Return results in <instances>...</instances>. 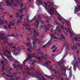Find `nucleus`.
Here are the masks:
<instances>
[{
  "label": "nucleus",
  "mask_w": 80,
  "mask_h": 80,
  "mask_svg": "<svg viewBox=\"0 0 80 80\" xmlns=\"http://www.w3.org/2000/svg\"><path fill=\"white\" fill-rule=\"evenodd\" d=\"M64 29L66 30V31H67V32H69L70 33V37H73V34H72V32L73 31H72V29L70 28H68V29L65 28Z\"/></svg>",
  "instance_id": "13"
},
{
  "label": "nucleus",
  "mask_w": 80,
  "mask_h": 80,
  "mask_svg": "<svg viewBox=\"0 0 80 80\" xmlns=\"http://www.w3.org/2000/svg\"><path fill=\"white\" fill-rule=\"evenodd\" d=\"M11 48L15 49V50H12V51L15 55H17L19 54V53H20V47H18V48H16V47L15 46H13Z\"/></svg>",
  "instance_id": "5"
},
{
  "label": "nucleus",
  "mask_w": 80,
  "mask_h": 80,
  "mask_svg": "<svg viewBox=\"0 0 80 80\" xmlns=\"http://www.w3.org/2000/svg\"><path fill=\"white\" fill-rule=\"evenodd\" d=\"M5 23L6 25H7L8 24L7 23V22L6 21H5L3 20L2 21L1 20V19H0V25H2V24H3V23Z\"/></svg>",
  "instance_id": "18"
},
{
  "label": "nucleus",
  "mask_w": 80,
  "mask_h": 80,
  "mask_svg": "<svg viewBox=\"0 0 80 80\" xmlns=\"http://www.w3.org/2000/svg\"><path fill=\"white\" fill-rule=\"evenodd\" d=\"M6 2L7 3V5H11V3L9 2L8 0H6Z\"/></svg>",
  "instance_id": "26"
},
{
  "label": "nucleus",
  "mask_w": 80,
  "mask_h": 80,
  "mask_svg": "<svg viewBox=\"0 0 80 80\" xmlns=\"http://www.w3.org/2000/svg\"><path fill=\"white\" fill-rule=\"evenodd\" d=\"M71 48L72 49V50H73L74 49V46L73 45H71Z\"/></svg>",
  "instance_id": "38"
},
{
  "label": "nucleus",
  "mask_w": 80,
  "mask_h": 80,
  "mask_svg": "<svg viewBox=\"0 0 80 80\" xmlns=\"http://www.w3.org/2000/svg\"><path fill=\"white\" fill-rule=\"evenodd\" d=\"M42 27H43V26H40V29H42Z\"/></svg>",
  "instance_id": "51"
},
{
  "label": "nucleus",
  "mask_w": 80,
  "mask_h": 80,
  "mask_svg": "<svg viewBox=\"0 0 80 80\" xmlns=\"http://www.w3.org/2000/svg\"><path fill=\"white\" fill-rule=\"evenodd\" d=\"M37 16H35L33 19H32L31 21H30V22H32L33 21V20H35L36 21V22L35 23V25L36 26L37 28L38 27V21L39 20H41V17L40 16H38V18L37 19Z\"/></svg>",
  "instance_id": "7"
},
{
  "label": "nucleus",
  "mask_w": 80,
  "mask_h": 80,
  "mask_svg": "<svg viewBox=\"0 0 80 80\" xmlns=\"http://www.w3.org/2000/svg\"><path fill=\"white\" fill-rule=\"evenodd\" d=\"M10 24H8V27L9 28H11L10 27L11 26H12V25H13L14 24H15V22L14 21V20H13L11 22H10Z\"/></svg>",
  "instance_id": "14"
},
{
  "label": "nucleus",
  "mask_w": 80,
  "mask_h": 80,
  "mask_svg": "<svg viewBox=\"0 0 80 80\" xmlns=\"http://www.w3.org/2000/svg\"><path fill=\"white\" fill-rule=\"evenodd\" d=\"M60 70L61 71V72L62 73V74H63V72H65V71H66V68H61L60 69Z\"/></svg>",
  "instance_id": "19"
},
{
  "label": "nucleus",
  "mask_w": 80,
  "mask_h": 80,
  "mask_svg": "<svg viewBox=\"0 0 80 80\" xmlns=\"http://www.w3.org/2000/svg\"><path fill=\"white\" fill-rule=\"evenodd\" d=\"M29 32H30L31 33H32V32L34 35V36L33 37V39H32V44L34 48H35L36 45V42L37 41H38V43H40V40H38V39H37V36H39V35L35 31V29H32L31 28H29L28 29Z\"/></svg>",
  "instance_id": "3"
},
{
  "label": "nucleus",
  "mask_w": 80,
  "mask_h": 80,
  "mask_svg": "<svg viewBox=\"0 0 80 80\" xmlns=\"http://www.w3.org/2000/svg\"><path fill=\"white\" fill-rule=\"evenodd\" d=\"M60 28H61V29H63V26H60Z\"/></svg>",
  "instance_id": "43"
},
{
  "label": "nucleus",
  "mask_w": 80,
  "mask_h": 80,
  "mask_svg": "<svg viewBox=\"0 0 80 80\" xmlns=\"http://www.w3.org/2000/svg\"><path fill=\"white\" fill-rule=\"evenodd\" d=\"M66 23L68 26L70 25V22H68V21H66Z\"/></svg>",
  "instance_id": "31"
},
{
  "label": "nucleus",
  "mask_w": 80,
  "mask_h": 80,
  "mask_svg": "<svg viewBox=\"0 0 80 80\" xmlns=\"http://www.w3.org/2000/svg\"><path fill=\"white\" fill-rule=\"evenodd\" d=\"M13 0L14 1L16 0V1H19V0H11V1L12 2H13Z\"/></svg>",
  "instance_id": "50"
},
{
  "label": "nucleus",
  "mask_w": 80,
  "mask_h": 80,
  "mask_svg": "<svg viewBox=\"0 0 80 80\" xmlns=\"http://www.w3.org/2000/svg\"><path fill=\"white\" fill-rule=\"evenodd\" d=\"M38 54H42V55H43V52H42V54L40 53L39 52V53H38Z\"/></svg>",
  "instance_id": "55"
},
{
  "label": "nucleus",
  "mask_w": 80,
  "mask_h": 80,
  "mask_svg": "<svg viewBox=\"0 0 80 80\" xmlns=\"http://www.w3.org/2000/svg\"><path fill=\"white\" fill-rule=\"evenodd\" d=\"M52 71L53 72H54L55 73H57L59 75H60V72H57L55 69H52Z\"/></svg>",
  "instance_id": "21"
},
{
  "label": "nucleus",
  "mask_w": 80,
  "mask_h": 80,
  "mask_svg": "<svg viewBox=\"0 0 80 80\" xmlns=\"http://www.w3.org/2000/svg\"><path fill=\"white\" fill-rule=\"evenodd\" d=\"M79 9H80V5L78 6V10H79Z\"/></svg>",
  "instance_id": "49"
},
{
  "label": "nucleus",
  "mask_w": 80,
  "mask_h": 80,
  "mask_svg": "<svg viewBox=\"0 0 80 80\" xmlns=\"http://www.w3.org/2000/svg\"><path fill=\"white\" fill-rule=\"evenodd\" d=\"M78 51L77 52V55H78Z\"/></svg>",
  "instance_id": "57"
},
{
  "label": "nucleus",
  "mask_w": 80,
  "mask_h": 80,
  "mask_svg": "<svg viewBox=\"0 0 80 80\" xmlns=\"http://www.w3.org/2000/svg\"><path fill=\"white\" fill-rule=\"evenodd\" d=\"M59 20H62V19L60 18V17H58Z\"/></svg>",
  "instance_id": "47"
},
{
  "label": "nucleus",
  "mask_w": 80,
  "mask_h": 80,
  "mask_svg": "<svg viewBox=\"0 0 80 80\" xmlns=\"http://www.w3.org/2000/svg\"><path fill=\"white\" fill-rule=\"evenodd\" d=\"M0 39L4 40V42L5 43H7L8 42L7 40V38H5V34L3 33V31H1L0 32Z\"/></svg>",
  "instance_id": "6"
},
{
  "label": "nucleus",
  "mask_w": 80,
  "mask_h": 80,
  "mask_svg": "<svg viewBox=\"0 0 80 80\" xmlns=\"http://www.w3.org/2000/svg\"><path fill=\"white\" fill-rule=\"evenodd\" d=\"M25 28H26V30H28V28H27L26 27Z\"/></svg>",
  "instance_id": "64"
},
{
  "label": "nucleus",
  "mask_w": 80,
  "mask_h": 80,
  "mask_svg": "<svg viewBox=\"0 0 80 80\" xmlns=\"http://www.w3.org/2000/svg\"><path fill=\"white\" fill-rule=\"evenodd\" d=\"M13 16L12 15H11L10 16V17H11V18H13Z\"/></svg>",
  "instance_id": "53"
},
{
  "label": "nucleus",
  "mask_w": 80,
  "mask_h": 80,
  "mask_svg": "<svg viewBox=\"0 0 80 80\" xmlns=\"http://www.w3.org/2000/svg\"><path fill=\"white\" fill-rule=\"evenodd\" d=\"M0 10H3V9L2 8V6H1V5H0Z\"/></svg>",
  "instance_id": "45"
},
{
  "label": "nucleus",
  "mask_w": 80,
  "mask_h": 80,
  "mask_svg": "<svg viewBox=\"0 0 80 80\" xmlns=\"http://www.w3.org/2000/svg\"><path fill=\"white\" fill-rule=\"evenodd\" d=\"M52 27V25L49 24H48L47 25V26H45V30H46V32H47V31L49 29V28H50Z\"/></svg>",
  "instance_id": "15"
},
{
  "label": "nucleus",
  "mask_w": 80,
  "mask_h": 80,
  "mask_svg": "<svg viewBox=\"0 0 80 80\" xmlns=\"http://www.w3.org/2000/svg\"><path fill=\"white\" fill-rule=\"evenodd\" d=\"M26 25H27L28 27H29V25L27 24H23L22 25L23 26H24V27H25V26H26Z\"/></svg>",
  "instance_id": "40"
},
{
  "label": "nucleus",
  "mask_w": 80,
  "mask_h": 80,
  "mask_svg": "<svg viewBox=\"0 0 80 80\" xmlns=\"http://www.w3.org/2000/svg\"><path fill=\"white\" fill-rule=\"evenodd\" d=\"M17 4L19 5L20 4V3H19V2H17L16 4L14 5V6H17Z\"/></svg>",
  "instance_id": "41"
},
{
  "label": "nucleus",
  "mask_w": 80,
  "mask_h": 80,
  "mask_svg": "<svg viewBox=\"0 0 80 80\" xmlns=\"http://www.w3.org/2000/svg\"><path fill=\"white\" fill-rule=\"evenodd\" d=\"M6 76L9 77L10 78V80H15V79L12 78L13 76H9L7 74H6Z\"/></svg>",
  "instance_id": "22"
},
{
  "label": "nucleus",
  "mask_w": 80,
  "mask_h": 80,
  "mask_svg": "<svg viewBox=\"0 0 80 80\" xmlns=\"http://www.w3.org/2000/svg\"><path fill=\"white\" fill-rule=\"evenodd\" d=\"M72 64L73 65V69L74 70H75V72L76 71V67H77L78 68V62L77 61L75 60V59L74 60L72 61L71 62Z\"/></svg>",
  "instance_id": "10"
},
{
  "label": "nucleus",
  "mask_w": 80,
  "mask_h": 80,
  "mask_svg": "<svg viewBox=\"0 0 80 80\" xmlns=\"http://www.w3.org/2000/svg\"><path fill=\"white\" fill-rule=\"evenodd\" d=\"M15 36V34H11V35H8V37H13Z\"/></svg>",
  "instance_id": "34"
},
{
  "label": "nucleus",
  "mask_w": 80,
  "mask_h": 80,
  "mask_svg": "<svg viewBox=\"0 0 80 80\" xmlns=\"http://www.w3.org/2000/svg\"><path fill=\"white\" fill-rule=\"evenodd\" d=\"M23 9L25 10H27V9L26 8H25V6L23 9L21 8V10H19V13L18 12L16 13V15L17 16V17H19V18L18 19L17 23H19L20 22V20H22V17H23V15H23V13L22 12Z\"/></svg>",
  "instance_id": "4"
},
{
  "label": "nucleus",
  "mask_w": 80,
  "mask_h": 80,
  "mask_svg": "<svg viewBox=\"0 0 80 80\" xmlns=\"http://www.w3.org/2000/svg\"><path fill=\"white\" fill-rule=\"evenodd\" d=\"M64 75L65 76V78L66 80H70V79L67 78V74H66L65 73Z\"/></svg>",
  "instance_id": "29"
},
{
  "label": "nucleus",
  "mask_w": 80,
  "mask_h": 80,
  "mask_svg": "<svg viewBox=\"0 0 80 80\" xmlns=\"http://www.w3.org/2000/svg\"><path fill=\"white\" fill-rule=\"evenodd\" d=\"M56 78L57 80H63V79L60 77H56Z\"/></svg>",
  "instance_id": "24"
},
{
  "label": "nucleus",
  "mask_w": 80,
  "mask_h": 80,
  "mask_svg": "<svg viewBox=\"0 0 80 80\" xmlns=\"http://www.w3.org/2000/svg\"><path fill=\"white\" fill-rule=\"evenodd\" d=\"M3 53L7 57L9 60L11 58V52L8 51L7 50H6L5 51L3 52Z\"/></svg>",
  "instance_id": "9"
},
{
  "label": "nucleus",
  "mask_w": 80,
  "mask_h": 80,
  "mask_svg": "<svg viewBox=\"0 0 80 80\" xmlns=\"http://www.w3.org/2000/svg\"><path fill=\"white\" fill-rule=\"evenodd\" d=\"M12 70V69L10 67L9 70Z\"/></svg>",
  "instance_id": "54"
},
{
  "label": "nucleus",
  "mask_w": 80,
  "mask_h": 80,
  "mask_svg": "<svg viewBox=\"0 0 80 80\" xmlns=\"http://www.w3.org/2000/svg\"><path fill=\"white\" fill-rule=\"evenodd\" d=\"M70 75L71 77H72V71H70Z\"/></svg>",
  "instance_id": "35"
},
{
  "label": "nucleus",
  "mask_w": 80,
  "mask_h": 80,
  "mask_svg": "<svg viewBox=\"0 0 80 80\" xmlns=\"http://www.w3.org/2000/svg\"><path fill=\"white\" fill-rule=\"evenodd\" d=\"M39 50H40V49H38V50H37V52H38V51H39Z\"/></svg>",
  "instance_id": "62"
},
{
  "label": "nucleus",
  "mask_w": 80,
  "mask_h": 80,
  "mask_svg": "<svg viewBox=\"0 0 80 80\" xmlns=\"http://www.w3.org/2000/svg\"><path fill=\"white\" fill-rule=\"evenodd\" d=\"M29 62H31V65H32L34 63H35V61H32V60H29Z\"/></svg>",
  "instance_id": "36"
},
{
  "label": "nucleus",
  "mask_w": 80,
  "mask_h": 80,
  "mask_svg": "<svg viewBox=\"0 0 80 80\" xmlns=\"http://www.w3.org/2000/svg\"><path fill=\"white\" fill-rule=\"evenodd\" d=\"M54 47H55V46L54 45L53 47L51 48V49H53V48H54Z\"/></svg>",
  "instance_id": "48"
},
{
  "label": "nucleus",
  "mask_w": 80,
  "mask_h": 80,
  "mask_svg": "<svg viewBox=\"0 0 80 80\" xmlns=\"http://www.w3.org/2000/svg\"><path fill=\"white\" fill-rule=\"evenodd\" d=\"M37 2L39 3L40 4H42V0H37Z\"/></svg>",
  "instance_id": "28"
},
{
  "label": "nucleus",
  "mask_w": 80,
  "mask_h": 80,
  "mask_svg": "<svg viewBox=\"0 0 80 80\" xmlns=\"http://www.w3.org/2000/svg\"><path fill=\"white\" fill-rule=\"evenodd\" d=\"M29 19H28V18H27L26 19H24V23H25L26 22H29Z\"/></svg>",
  "instance_id": "27"
},
{
  "label": "nucleus",
  "mask_w": 80,
  "mask_h": 80,
  "mask_svg": "<svg viewBox=\"0 0 80 80\" xmlns=\"http://www.w3.org/2000/svg\"><path fill=\"white\" fill-rule=\"evenodd\" d=\"M18 67L20 68V69H22V66L18 65Z\"/></svg>",
  "instance_id": "37"
},
{
  "label": "nucleus",
  "mask_w": 80,
  "mask_h": 80,
  "mask_svg": "<svg viewBox=\"0 0 80 80\" xmlns=\"http://www.w3.org/2000/svg\"><path fill=\"white\" fill-rule=\"evenodd\" d=\"M13 66L14 67V68H15V67H17V66H16V64H15V63H14L13 64Z\"/></svg>",
  "instance_id": "39"
},
{
  "label": "nucleus",
  "mask_w": 80,
  "mask_h": 80,
  "mask_svg": "<svg viewBox=\"0 0 80 80\" xmlns=\"http://www.w3.org/2000/svg\"><path fill=\"white\" fill-rule=\"evenodd\" d=\"M5 72H4L2 74V75H5Z\"/></svg>",
  "instance_id": "61"
},
{
  "label": "nucleus",
  "mask_w": 80,
  "mask_h": 80,
  "mask_svg": "<svg viewBox=\"0 0 80 80\" xmlns=\"http://www.w3.org/2000/svg\"><path fill=\"white\" fill-rule=\"evenodd\" d=\"M1 67L2 68V71H4L5 69H6V68L5 67V62L4 61L1 60Z\"/></svg>",
  "instance_id": "12"
},
{
  "label": "nucleus",
  "mask_w": 80,
  "mask_h": 80,
  "mask_svg": "<svg viewBox=\"0 0 80 80\" xmlns=\"http://www.w3.org/2000/svg\"><path fill=\"white\" fill-rule=\"evenodd\" d=\"M58 65H59V66H60V65H61V63H59V64H58Z\"/></svg>",
  "instance_id": "63"
},
{
  "label": "nucleus",
  "mask_w": 80,
  "mask_h": 80,
  "mask_svg": "<svg viewBox=\"0 0 80 80\" xmlns=\"http://www.w3.org/2000/svg\"><path fill=\"white\" fill-rule=\"evenodd\" d=\"M60 61L61 62V63H62L63 62V61H62V60Z\"/></svg>",
  "instance_id": "59"
},
{
  "label": "nucleus",
  "mask_w": 80,
  "mask_h": 80,
  "mask_svg": "<svg viewBox=\"0 0 80 80\" xmlns=\"http://www.w3.org/2000/svg\"><path fill=\"white\" fill-rule=\"evenodd\" d=\"M27 40H28V41H30V38H28Z\"/></svg>",
  "instance_id": "56"
},
{
  "label": "nucleus",
  "mask_w": 80,
  "mask_h": 80,
  "mask_svg": "<svg viewBox=\"0 0 80 80\" xmlns=\"http://www.w3.org/2000/svg\"><path fill=\"white\" fill-rule=\"evenodd\" d=\"M30 68L31 70H34V67H31Z\"/></svg>",
  "instance_id": "42"
},
{
  "label": "nucleus",
  "mask_w": 80,
  "mask_h": 80,
  "mask_svg": "<svg viewBox=\"0 0 80 80\" xmlns=\"http://www.w3.org/2000/svg\"><path fill=\"white\" fill-rule=\"evenodd\" d=\"M45 76L48 78H51V79H53V78H51V76H49L47 75H45Z\"/></svg>",
  "instance_id": "32"
},
{
  "label": "nucleus",
  "mask_w": 80,
  "mask_h": 80,
  "mask_svg": "<svg viewBox=\"0 0 80 80\" xmlns=\"http://www.w3.org/2000/svg\"><path fill=\"white\" fill-rule=\"evenodd\" d=\"M36 78H39L40 80H46V79L43 77V76H42L40 73L38 74L36 77Z\"/></svg>",
  "instance_id": "11"
},
{
  "label": "nucleus",
  "mask_w": 80,
  "mask_h": 80,
  "mask_svg": "<svg viewBox=\"0 0 80 80\" xmlns=\"http://www.w3.org/2000/svg\"><path fill=\"white\" fill-rule=\"evenodd\" d=\"M29 45L30 46L29 48H28L27 50L29 52L28 53V59H25L23 62V63H25V62H27V61L28 60H30L31 59V56H32L35 58V60L36 59H37L38 60H40V61H41V60L42 59V58H45L46 60V61H45V63H44V65H49V63H51V61H47V55H46L45 56H44L42 58H40L38 57L37 56H35V53H34L33 54H31V53H30V52L31 51V49H32V47H31V46H32V43H29V42H27L26 43V46H28Z\"/></svg>",
  "instance_id": "1"
},
{
  "label": "nucleus",
  "mask_w": 80,
  "mask_h": 80,
  "mask_svg": "<svg viewBox=\"0 0 80 80\" xmlns=\"http://www.w3.org/2000/svg\"><path fill=\"white\" fill-rule=\"evenodd\" d=\"M78 63H80V57H78Z\"/></svg>",
  "instance_id": "44"
},
{
  "label": "nucleus",
  "mask_w": 80,
  "mask_h": 80,
  "mask_svg": "<svg viewBox=\"0 0 80 80\" xmlns=\"http://www.w3.org/2000/svg\"><path fill=\"white\" fill-rule=\"evenodd\" d=\"M26 69L27 70L26 74H27V75H30L31 74L29 72V71L30 70V69L29 68L27 67Z\"/></svg>",
  "instance_id": "20"
},
{
  "label": "nucleus",
  "mask_w": 80,
  "mask_h": 80,
  "mask_svg": "<svg viewBox=\"0 0 80 80\" xmlns=\"http://www.w3.org/2000/svg\"><path fill=\"white\" fill-rule=\"evenodd\" d=\"M55 50H56V48H55L52 51V52H53V53H54V52L56 51Z\"/></svg>",
  "instance_id": "46"
},
{
  "label": "nucleus",
  "mask_w": 80,
  "mask_h": 80,
  "mask_svg": "<svg viewBox=\"0 0 80 80\" xmlns=\"http://www.w3.org/2000/svg\"><path fill=\"white\" fill-rule=\"evenodd\" d=\"M74 39L75 40H78V41H80V38L79 37H75L74 38Z\"/></svg>",
  "instance_id": "25"
},
{
  "label": "nucleus",
  "mask_w": 80,
  "mask_h": 80,
  "mask_svg": "<svg viewBox=\"0 0 80 80\" xmlns=\"http://www.w3.org/2000/svg\"><path fill=\"white\" fill-rule=\"evenodd\" d=\"M44 4L45 6H43V5H42V6L44 7L47 12L49 13L50 15H53V13H55V12H56V13L58 14V15L60 17V15L57 12V10H55H55L53 9V8L52 7V4L51 3H50V2L48 1L46 2H44Z\"/></svg>",
  "instance_id": "2"
},
{
  "label": "nucleus",
  "mask_w": 80,
  "mask_h": 80,
  "mask_svg": "<svg viewBox=\"0 0 80 80\" xmlns=\"http://www.w3.org/2000/svg\"><path fill=\"white\" fill-rule=\"evenodd\" d=\"M56 29L55 30V34H57V32H61V31H60V30L59 29V28L58 27V26H57L56 27Z\"/></svg>",
  "instance_id": "16"
},
{
  "label": "nucleus",
  "mask_w": 80,
  "mask_h": 80,
  "mask_svg": "<svg viewBox=\"0 0 80 80\" xmlns=\"http://www.w3.org/2000/svg\"><path fill=\"white\" fill-rule=\"evenodd\" d=\"M13 45H14V44L13 43H8V46H13Z\"/></svg>",
  "instance_id": "30"
},
{
  "label": "nucleus",
  "mask_w": 80,
  "mask_h": 80,
  "mask_svg": "<svg viewBox=\"0 0 80 80\" xmlns=\"http://www.w3.org/2000/svg\"><path fill=\"white\" fill-rule=\"evenodd\" d=\"M41 23H42V24H43V22L42 21H41Z\"/></svg>",
  "instance_id": "60"
},
{
  "label": "nucleus",
  "mask_w": 80,
  "mask_h": 80,
  "mask_svg": "<svg viewBox=\"0 0 80 80\" xmlns=\"http://www.w3.org/2000/svg\"><path fill=\"white\" fill-rule=\"evenodd\" d=\"M51 35L52 38H53L54 39H57V40L62 39V40H65V37H64V36L62 35H60L61 39L59 38H58L56 37L55 34H51Z\"/></svg>",
  "instance_id": "8"
},
{
  "label": "nucleus",
  "mask_w": 80,
  "mask_h": 80,
  "mask_svg": "<svg viewBox=\"0 0 80 80\" xmlns=\"http://www.w3.org/2000/svg\"><path fill=\"white\" fill-rule=\"evenodd\" d=\"M4 28L7 29V27H6L5 26H4Z\"/></svg>",
  "instance_id": "52"
},
{
  "label": "nucleus",
  "mask_w": 80,
  "mask_h": 80,
  "mask_svg": "<svg viewBox=\"0 0 80 80\" xmlns=\"http://www.w3.org/2000/svg\"><path fill=\"white\" fill-rule=\"evenodd\" d=\"M51 41H52V39L50 40L45 45L43 46L42 47V48H45V47H46L47 46V45H50V43H51Z\"/></svg>",
  "instance_id": "17"
},
{
  "label": "nucleus",
  "mask_w": 80,
  "mask_h": 80,
  "mask_svg": "<svg viewBox=\"0 0 80 80\" xmlns=\"http://www.w3.org/2000/svg\"><path fill=\"white\" fill-rule=\"evenodd\" d=\"M0 55H1V57H2V58H3V60H4V61H7V59H6V58H4V57L3 56V54L0 53Z\"/></svg>",
  "instance_id": "23"
},
{
  "label": "nucleus",
  "mask_w": 80,
  "mask_h": 80,
  "mask_svg": "<svg viewBox=\"0 0 80 80\" xmlns=\"http://www.w3.org/2000/svg\"><path fill=\"white\" fill-rule=\"evenodd\" d=\"M80 44H78V43H77V45H75V49H77V48H76V47L77 46L78 47H79V46H80Z\"/></svg>",
  "instance_id": "33"
},
{
  "label": "nucleus",
  "mask_w": 80,
  "mask_h": 80,
  "mask_svg": "<svg viewBox=\"0 0 80 80\" xmlns=\"http://www.w3.org/2000/svg\"><path fill=\"white\" fill-rule=\"evenodd\" d=\"M23 4L22 3H21V7H22V6H23Z\"/></svg>",
  "instance_id": "58"
}]
</instances>
